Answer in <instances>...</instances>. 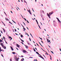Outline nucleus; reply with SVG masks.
<instances>
[{
    "label": "nucleus",
    "instance_id": "1",
    "mask_svg": "<svg viewBox=\"0 0 61 61\" xmlns=\"http://www.w3.org/2000/svg\"><path fill=\"white\" fill-rule=\"evenodd\" d=\"M53 14V11H52L51 12H50L49 13V15L48 13H47V15L50 18H51L50 17V15H52Z\"/></svg>",
    "mask_w": 61,
    "mask_h": 61
},
{
    "label": "nucleus",
    "instance_id": "2",
    "mask_svg": "<svg viewBox=\"0 0 61 61\" xmlns=\"http://www.w3.org/2000/svg\"><path fill=\"white\" fill-rule=\"evenodd\" d=\"M53 23L54 26H56V21H55V20L53 21Z\"/></svg>",
    "mask_w": 61,
    "mask_h": 61
},
{
    "label": "nucleus",
    "instance_id": "3",
    "mask_svg": "<svg viewBox=\"0 0 61 61\" xmlns=\"http://www.w3.org/2000/svg\"><path fill=\"white\" fill-rule=\"evenodd\" d=\"M4 41H3V43H0V45L2 46V47H3V48H4V46L3 45V44H4Z\"/></svg>",
    "mask_w": 61,
    "mask_h": 61
},
{
    "label": "nucleus",
    "instance_id": "4",
    "mask_svg": "<svg viewBox=\"0 0 61 61\" xmlns=\"http://www.w3.org/2000/svg\"><path fill=\"white\" fill-rule=\"evenodd\" d=\"M56 19H57V20H58V21L59 23V24H61V21H60V20H59V19L57 17H56Z\"/></svg>",
    "mask_w": 61,
    "mask_h": 61
},
{
    "label": "nucleus",
    "instance_id": "5",
    "mask_svg": "<svg viewBox=\"0 0 61 61\" xmlns=\"http://www.w3.org/2000/svg\"><path fill=\"white\" fill-rule=\"evenodd\" d=\"M14 58L15 60L16 61H18V58H17V57L15 56L14 57Z\"/></svg>",
    "mask_w": 61,
    "mask_h": 61
},
{
    "label": "nucleus",
    "instance_id": "6",
    "mask_svg": "<svg viewBox=\"0 0 61 61\" xmlns=\"http://www.w3.org/2000/svg\"><path fill=\"white\" fill-rule=\"evenodd\" d=\"M21 51H23V52L24 53H26V52H27V51H26L24 50H21Z\"/></svg>",
    "mask_w": 61,
    "mask_h": 61
},
{
    "label": "nucleus",
    "instance_id": "7",
    "mask_svg": "<svg viewBox=\"0 0 61 61\" xmlns=\"http://www.w3.org/2000/svg\"><path fill=\"white\" fill-rule=\"evenodd\" d=\"M16 45L17 47H19V48L20 46L18 44H16Z\"/></svg>",
    "mask_w": 61,
    "mask_h": 61
},
{
    "label": "nucleus",
    "instance_id": "8",
    "mask_svg": "<svg viewBox=\"0 0 61 61\" xmlns=\"http://www.w3.org/2000/svg\"><path fill=\"white\" fill-rule=\"evenodd\" d=\"M10 47L12 50V51H13V50H14V49H13V47H12L11 46H10Z\"/></svg>",
    "mask_w": 61,
    "mask_h": 61
},
{
    "label": "nucleus",
    "instance_id": "9",
    "mask_svg": "<svg viewBox=\"0 0 61 61\" xmlns=\"http://www.w3.org/2000/svg\"><path fill=\"white\" fill-rule=\"evenodd\" d=\"M9 39H10V40H12V38L11 36H9Z\"/></svg>",
    "mask_w": 61,
    "mask_h": 61
},
{
    "label": "nucleus",
    "instance_id": "10",
    "mask_svg": "<svg viewBox=\"0 0 61 61\" xmlns=\"http://www.w3.org/2000/svg\"><path fill=\"white\" fill-rule=\"evenodd\" d=\"M3 40L0 39V43L2 42Z\"/></svg>",
    "mask_w": 61,
    "mask_h": 61
},
{
    "label": "nucleus",
    "instance_id": "11",
    "mask_svg": "<svg viewBox=\"0 0 61 61\" xmlns=\"http://www.w3.org/2000/svg\"><path fill=\"white\" fill-rule=\"evenodd\" d=\"M20 36L22 38L23 37V35L22 34L20 35Z\"/></svg>",
    "mask_w": 61,
    "mask_h": 61
},
{
    "label": "nucleus",
    "instance_id": "12",
    "mask_svg": "<svg viewBox=\"0 0 61 61\" xmlns=\"http://www.w3.org/2000/svg\"><path fill=\"white\" fill-rule=\"evenodd\" d=\"M3 31H4V32L5 33V29H4V28L3 29Z\"/></svg>",
    "mask_w": 61,
    "mask_h": 61
},
{
    "label": "nucleus",
    "instance_id": "13",
    "mask_svg": "<svg viewBox=\"0 0 61 61\" xmlns=\"http://www.w3.org/2000/svg\"><path fill=\"white\" fill-rule=\"evenodd\" d=\"M24 2L25 3H26V4H27V2H26V1H25V0H24Z\"/></svg>",
    "mask_w": 61,
    "mask_h": 61
},
{
    "label": "nucleus",
    "instance_id": "14",
    "mask_svg": "<svg viewBox=\"0 0 61 61\" xmlns=\"http://www.w3.org/2000/svg\"><path fill=\"white\" fill-rule=\"evenodd\" d=\"M29 13L30 15H31V14H32V13H31V12H30V11H29Z\"/></svg>",
    "mask_w": 61,
    "mask_h": 61
},
{
    "label": "nucleus",
    "instance_id": "15",
    "mask_svg": "<svg viewBox=\"0 0 61 61\" xmlns=\"http://www.w3.org/2000/svg\"><path fill=\"white\" fill-rule=\"evenodd\" d=\"M33 50H34V51H35V52H36V50H35V49L34 48H33Z\"/></svg>",
    "mask_w": 61,
    "mask_h": 61
},
{
    "label": "nucleus",
    "instance_id": "16",
    "mask_svg": "<svg viewBox=\"0 0 61 61\" xmlns=\"http://www.w3.org/2000/svg\"><path fill=\"white\" fill-rule=\"evenodd\" d=\"M20 40H21V41H22V42H24V40H22V39H20Z\"/></svg>",
    "mask_w": 61,
    "mask_h": 61
},
{
    "label": "nucleus",
    "instance_id": "17",
    "mask_svg": "<svg viewBox=\"0 0 61 61\" xmlns=\"http://www.w3.org/2000/svg\"><path fill=\"white\" fill-rule=\"evenodd\" d=\"M42 50H43V51H44V52H46V53H47V52H46V51L44 50H43V49H42Z\"/></svg>",
    "mask_w": 61,
    "mask_h": 61
},
{
    "label": "nucleus",
    "instance_id": "18",
    "mask_svg": "<svg viewBox=\"0 0 61 61\" xmlns=\"http://www.w3.org/2000/svg\"><path fill=\"white\" fill-rule=\"evenodd\" d=\"M36 54H38V55H39V53L38 52H37L36 51Z\"/></svg>",
    "mask_w": 61,
    "mask_h": 61
},
{
    "label": "nucleus",
    "instance_id": "19",
    "mask_svg": "<svg viewBox=\"0 0 61 61\" xmlns=\"http://www.w3.org/2000/svg\"><path fill=\"white\" fill-rule=\"evenodd\" d=\"M51 53L53 54H54V52H53V51H51Z\"/></svg>",
    "mask_w": 61,
    "mask_h": 61
},
{
    "label": "nucleus",
    "instance_id": "20",
    "mask_svg": "<svg viewBox=\"0 0 61 61\" xmlns=\"http://www.w3.org/2000/svg\"><path fill=\"white\" fill-rule=\"evenodd\" d=\"M38 25L39 26V27L40 28V29H41V28H40V26L38 24Z\"/></svg>",
    "mask_w": 61,
    "mask_h": 61
},
{
    "label": "nucleus",
    "instance_id": "21",
    "mask_svg": "<svg viewBox=\"0 0 61 61\" xmlns=\"http://www.w3.org/2000/svg\"><path fill=\"white\" fill-rule=\"evenodd\" d=\"M12 53L13 54H15V53L14 52H12Z\"/></svg>",
    "mask_w": 61,
    "mask_h": 61
},
{
    "label": "nucleus",
    "instance_id": "22",
    "mask_svg": "<svg viewBox=\"0 0 61 61\" xmlns=\"http://www.w3.org/2000/svg\"><path fill=\"white\" fill-rule=\"evenodd\" d=\"M47 41L48 42V43L49 42V40L48 39H47Z\"/></svg>",
    "mask_w": 61,
    "mask_h": 61
},
{
    "label": "nucleus",
    "instance_id": "23",
    "mask_svg": "<svg viewBox=\"0 0 61 61\" xmlns=\"http://www.w3.org/2000/svg\"><path fill=\"white\" fill-rule=\"evenodd\" d=\"M10 61H12V58H10Z\"/></svg>",
    "mask_w": 61,
    "mask_h": 61
},
{
    "label": "nucleus",
    "instance_id": "24",
    "mask_svg": "<svg viewBox=\"0 0 61 61\" xmlns=\"http://www.w3.org/2000/svg\"><path fill=\"white\" fill-rule=\"evenodd\" d=\"M41 58H42L43 59V60H44V58L43 57H41Z\"/></svg>",
    "mask_w": 61,
    "mask_h": 61
},
{
    "label": "nucleus",
    "instance_id": "25",
    "mask_svg": "<svg viewBox=\"0 0 61 61\" xmlns=\"http://www.w3.org/2000/svg\"><path fill=\"white\" fill-rule=\"evenodd\" d=\"M3 39H5V37L4 36H3Z\"/></svg>",
    "mask_w": 61,
    "mask_h": 61
},
{
    "label": "nucleus",
    "instance_id": "26",
    "mask_svg": "<svg viewBox=\"0 0 61 61\" xmlns=\"http://www.w3.org/2000/svg\"><path fill=\"white\" fill-rule=\"evenodd\" d=\"M30 35H31V36L32 37V38H33V36H32V35L31 34V33H30Z\"/></svg>",
    "mask_w": 61,
    "mask_h": 61
},
{
    "label": "nucleus",
    "instance_id": "27",
    "mask_svg": "<svg viewBox=\"0 0 61 61\" xmlns=\"http://www.w3.org/2000/svg\"><path fill=\"white\" fill-rule=\"evenodd\" d=\"M7 18L6 17L5 18V19H6V20L7 21Z\"/></svg>",
    "mask_w": 61,
    "mask_h": 61
},
{
    "label": "nucleus",
    "instance_id": "28",
    "mask_svg": "<svg viewBox=\"0 0 61 61\" xmlns=\"http://www.w3.org/2000/svg\"><path fill=\"white\" fill-rule=\"evenodd\" d=\"M1 56H3V57L4 58V56H3V55L2 54H1Z\"/></svg>",
    "mask_w": 61,
    "mask_h": 61
},
{
    "label": "nucleus",
    "instance_id": "29",
    "mask_svg": "<svg viewBox=\"0 0 61 61\" xmlns=\"http://www.w3.org/2000/svg\"><path fill=\"white\" fill-rule=\"evenodd\" d=\"M39 56V57H41H41H42V56Z\"/></svg>",
    "mask_w": 61,
    "mask_h": 61
},
{
    "label": "nucleus",
    "instance_id": "30",
    "mask_svg": "<svg viewBox=\"0 0 61 61\" xmlns=\"http://www.w3.org/2000/svg\"><path fill=\"white\" fill-rule=\"evenodd\" d=\"M27 22L28 23H29V22L28 21V20H27Z\"/></svg>",
    "mask_w": 61,
    "mask_h": 61
},
{
    "label": "nucleus",
    "instance_id": "31",
    "mask_svg": "<svg viewBox=\"0 0 61 61\" xmlns=\"http://www.w3.org/2000/svg\"><path fill=\"white\" fill-rule=\"evenodd\" d=\"M15 35H18V36H19V35H18V34H16V33H15Z\"/></svg>",
    "mask_w": 61,
    "mask_h": 61
},
{
    "label": "nucleus",
    "instance_id": "32",
    "mask_svg": "<svg viewBox=\"0 0 61 61\" xmlns=\"http://www.w3.org/2000/svg\"><path fill=\"white\" fill-rule=\"evenodd\" d=\"M24 19L25 21H27L26 20V19L25 18H24Z\"/></svg>",
    "mask_w": 61,
    "mask_h": 61
},
{
    "label": "nucleus",
    "instance_id": "33",
    "mask_svg": "<svg viewBox=\"0 0 61 61\" xmlns=\"http://www.w3.org/2000/svg\"><path fill=\"white\" fill-rule=\"evenodd\" d=\"M42 12L43 13H44V11L42 10Z\"/></svg>",
    "mask_w": 61,
    "mask_h": 61
},
{
    "label": "nucleus",
    "instance_id": "34",
    "mask_svg": "<svg viewBox=\"0 0 61 61\" xmlns=\"http://www.w3.org/2000/svg\"><path fill=\"white\" fill-rule=\"evenodd\" d=\"M23 29H24L25 30H26L25 29V28H23Z\"/></svg>",
    "mask_w": 61,
    "mask_h": 61
},
{
    "label": "nucleus",
    "instance_id": "35",
    "mask_svg": "<svg viewBox=\"0 0 61 61\" xmlns=\"http://www.w3.org/2000/svg\"><path fill=\"white\" fill-rule=\"evenodd\" d=\"M32 10H33V11L34 12H35V11H34V10H33V9L32 8Z\"/></svg>",
    "mask_w": 61,
    "mask_h": 61
},
{
    "label": "nucleus",
    "instance_id": "36",
    "mask_svg": "<svg viewBox=\"0 0 61 61\" xmlns=\"http://www.w3.org/2000/svg\"><path fill=\"white\" fill-rule=\"evenodd\" d=\"M15 32H16V29H15Z\"/></svg>",
    "mask_w": 61,
    "mask_h": 61
},
{
    "label": "nucleus",
    "instance_id": "37",
    "mask_svg": "<svg viewBox=\"0 0 61 61\" xmlns=\"http://www.w3.org/2000/svg\"><path fill=\"white\" fill-rule=\"evenodd\" d=\"M27 10L28 11V12H30V10Z\"/></svg>",
    "mask_w": 61,
    "mask_h": 61
},
{
    "label": "nucleus",
    "instance_id": "38",
    "mask_svg": "<svg viewBox=\"0 0 61 61\" xmlns=\"http://www.w3.org/2000/svg\"><path fill=\"white\" fill-rule=\"evenodd\" d=\"M25 45V46H26V47H28H28L26 46L25 45Z\"/></svg>",
    "mask_w": 61,
    "mask_h": 61
},
{
    "label": "nucleus",
    "instance_id": "39",
    "mask_svg": "<svg viewBox=\"0 0 61 61\" xmlns=\"http://www.w3.org/2000/svg\"><path fill=\"white\" fill-rule=\"evenodd\" d=\"M37 25H38V21H37Z\"/></svg>",
    "mask_w": 61,
    "mask_h": 61
},
{
    "label": "nucleus",
    "instance_id": "40",
    "mask_svg": "<svg viewBox=\"0 0 61 61\" xmlns=\"http://www.w3.org/2000/svg\"><path fill=\"white\" fill-rule=\"evenodd\" d=\"M41 41V42H42V43L43 44H44V43L43 42V41Z\"/></svg>",
    "mask_w": 61,
    "mask_h": 61
},
{
    "label": "nucleus",
    "instance_id": "41",
    "mask_svg": "<svg viewBox=\"0 0 61 61\" xmlns=\"http://www.w3.org/2000/svg\"><path fill=\"white\" fill-rule=\"evenodd\" d=\"M4 12V13L6 15V13H5V11Z\"/></svg>",
    "mask_w": 61,
    "mask_h": 61
},
{
    "label": "nucleus",
    "instance_id": "42",
    "mask_svg": "<svg viewBox=\"0 0 61 61\" xmlns=\"http://www.w3.org/2000/svg\"><path fill=\"white\" fill-rule=\"evenodd\" d=\"M13 32H15V31H14V30H13Z\"/></svg>",
    "mask_w": 61,
    "mask_h": 61
},
{
    "label": "nucleus",
    "instance_id": "43",
    "mask_svg": "<svg viewBox=\"0 0 61 61\" xmlns=\"http://www.w3.org/2000/svg\"><path fill=\"white\" fill-rule=\"evenodd\" d=\"M50 59H51V60H52V58L51 57V58H50Z\"/></svg>",
    "mask_w": 61,
    "mask_h": 61
},
{
    "label": "nucleus",
    "instance_id": "44",
    "mask_svg": "<svg viewBox=\"0 0 61 61\" xmlns=\"http://www.w3.org/2000/svg\"><path fill=\"white\" fill-rule=\"evenodd\" d=\"M41 15V16L42 17V18L43 17V16H42V15Z\"/></svg>",
    "mask_w": 61,
    "mask_h": 61
},
{
    "label": "nucleus",
    "instance_id": "45",
    "mask_svg": "<svg viewBox=\"0 0 61 61\" xmlns=\"http://www.w3.org/2000/svg\"><path fill=\"white\" fill-rule=\"evenodd\" d=\"M21 61H23V60L21 59Z\"/></svg>",
    "mask_w": 61,
    "mask_h": 61
},
{
    "label": "nucleus",
    "instance_id": "46",
    "mask_svg": "<svg viewBox=\"0 0 61 61\" xmlns=\"http://www.w3.org/2000/svg\"><path fill=\"white\" fill-rule=\"evenodd\" d=\"M43 56L45 57V58H46V57L44 55H43Z\"/></svg>",
    "mask_w": 61,
    "mask_h": 61
},
{
    "label": "nucleus",
    "instance_id": "47",
    "mask_svg": "<svg viewBox=\"0 0 61 61\" xmlns=\"http://www.w3.org/2000/svg\"><path fill=\"white\" fill-rule=\"evenodd\" d=\"M35 49H36V50H37V49H36V48H35Z\"/></svg>",
    "mask_w": 61,
    "mask_h": 61
},
{
    "label": "nucleus",
    "instance_id": "48",
    "mask_svg": "<svg viewBox=\"0 0 61 61\" xmlns=\"http://www.w3.org/2000/svg\"><path fill=\"white\" fill-rule=\"evenodd\" d=\"M21 43L22 44H23V45H24V43H23L22 42H21Z\"/></svg>",
    "mask_w": 61,
    "mask_h": 61
},
{
    "label": "nucleus",
    "instance_id": "49",
    "mask_svg": "<svg viewBox=\"0 0 61 61\" xmlns=\"http://www.w3.org/2000/svg\"><path fill=\"white\" fill-rule=\"evenodd\" d=\"M49 42H50V40H49Z\"/></svg>",
    "mask_w": 61,
    "mask_h": 61
},
{
    "label": "nucleus",
    "instance_id": "50",
    "mask_svg": "<svg viewBox=\"0 0 61 61\" xmlns=\"http://www.w3.org/2000/svg\"><path fill=\"white\" fill-rule=\"evenodd\" d=\"M27 28V29H28V30H29V29H28V28L27 27H26Z\"/></svg>",
    "mask_w": 61,
    "mask_h": 61
},
{
    "label": "nucleus",
    "instance_id": "51",
    "mask_svg": "<svg viewBox=\"0 0 61 61\" xmlns=\"http://www.w3.org/2000/svg\"><path fill=\"white\" fill-rule=\"evenodd\" d=\"M1 50V47H0V50Z\"/></svg>",
    "mask_w": 61,
    "mask_h": 61
},
{
    "label": "nucleus",
    "instance_id": "52",
    "mask_svg": "<svg viewBox=\"0 0 61 61\" xmlns=\"http://www.w3.org/2000/svg\"><path fill=\"white\" fill-rule=\"evenodd\" d=\"M38 55H39V56H41V55L40 54H38Z\"/></svg>",
    "mask_w": 61,
    "mask_h": 61
},
{
    "label": "nucleus",
    "instance_id": "53",
    "mask_svg": "<svg viewBox=\"0 0 61 61\" xmlns=\"http://www.w3.org/2000/svg\"><path fill=\"white\" fill-rule=\"evenodd\" d=\"M40 39H41V40H42V38H40Z\"/></svg>",
    "mask_w": 61,
    "mask_h": 61
},
{
    "label": "nucleus",
    "instance_id": "54",
    "mask_svg": "<svg viewBox=\"0 0 61 61\" xmlns=\"http://www.w3.org/2000/svg\"><path fill=\"white\" fill-rule=\"evenodd\" d=\"M0 31L1 32V33H2V34H3V32H2V31H1V30H0Z\"/></svg>",
    "mask_w": 61,
    "mask_h": 61
},
{
    "label": "nucleus",
    "instance_id": "55",
    "mask_svg": "<svg viewBox=\"0 0 61 61\" xmlns=\"http://www.w3.org/2000/svg\"><path fill=\"white\" fill-rule=\"evenodd\" d=\"M1 22L2 23H3V24H4V23H3V21H1Z\"/></svg>",
    "mask_w": 61,
    "mask_h": 61
},
{
    "label": "nucleus",
    "instance_id": "56",
    "mask_svg": "<svg viewBox=\"0 0 61 61\" xmlns=\"http://www.w3.org/2000/svg\"><path fill=\"white\" fill-rule=\"evenodd\" d=\"M40 23H41V25H42V23H41V22H40Z\"/></svg>",
    "mask_w": 61,
    "mask_h": 61
},
{
    "label": "nucleus",
    "instance_id": "57",
    "mask_svg": "<svg viewBox=\"0 0 61 61\" xmlns=\"http://www.w3.org/2000/svg\"><path fill=\"white\" fill-rule=\"evenodd\" d=\"M36 22H37V20H36Z\"/></svg>",
    "mask_w": 61,
    "mask_h": 61
},
{
    "label": "nucleus",
    "instance_id": "58",
    "mask_svg": "<svg viewBox=\"0 0 61 61\" xmlns=\"http://www.w3.org/2000/svg\"><path fill=\"white\" fill-rule=\"evenodd\" d=\"M5 43H6L7 44V42H6V41H5Z\"/></svg>",
    "mask_w": 61,
    "mask_h": 61
},
{
    "label": "nucleus",
    "instance_id": "59",
    "mask_svg": "<svg viewBox=\"0 0 61 61\" xmlns=\"http://www.w3.org/2000/svg\"><path fill=\"white\" fill-rule=\"evenodd\" d=\"M7 20H8V21H9V20H8V18H7Z\"/></svg>",
    "mask_w": 61,
    "mask_h": 61
},
{
    "label": "nucleus",
    "instance_id": "60",
    "mask_svg": "<svg viewBox=\"0 0 61 61\" xmlns=\"http://www.w3.org/2000/svg\"><path fill=\"white\" fill-rule=\"evenodd\" d=\"M33 61H36V59H35Z\"/></svg>",
    "mask_w": 61,
    "mask_h": 61
},
{
    "label": "nucleus",
    "instance_id": "61",
    "mask_svg": "<svg viewBox=\"0 0 61 61\" xmlns=\"http://www.w3.org/2000/svg\"><path fill=\"white\" fill-rule=\"evenodd\" d=\"M21 1L22 2H23V0H21Z\"/></svg>",
    "mask_w": 61,
    "mask_h": 61
},
{
    "label": "nucleus",
    "instance_id": "62",
    "mask_svg": "<svg viewBox=\"0 0 61 61\" xmlns=\"http://www.w3.org/2000/svg\"><path fill=\"white\" fill-rule=\"evenodd\" d=\"M29 39H30V40H31V39L30 38H29Z\"/></svg>",
    "mask_w": 61,
    "mask_h": 61
},
{
    "label": "nucleus",
    "instance_id": "63",
    "mask_svg": "<svg viewBox=\"0 0 61 61\" xmlns=\"http://www.w3.org/2000/svg\"><path fill=\"white\" fill-rule=\"evenodd\" d=\"M6 49V47H4V49Z\"/></svg>",
    "mask_w": 61,
    "mask_h": 61
},
{
    "label": "nucleus",
    "instance_id": "64",
    "mask_svg": "<svg viewBox=\"0 0 61 61\" xmlns=\"http://www.w3.org/2000/svg\"><path fill=\"white\" fill-rule=\"evenodd\" d=\"M60 51H61V49H60Z\"/></svg>",
    "mask_w": 61,
    "mask_h": 61
}]
</instances>
